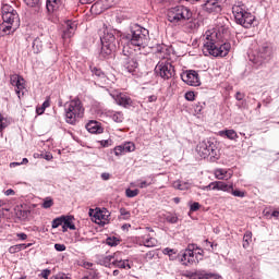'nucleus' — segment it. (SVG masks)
Listing matches in <instances>:
<instances>
[{
	"mask_svg": "<svg viewBox=\"0 0 279 279\" xmlns=\"http://www.w3.org/2000/svg\"><path fill=\"white\" fill-rule=\"evenodd\" d=\"M147 43H149V31L140 24H132L130 33L121 36L120 47L123 56H132L134 51L145 49Z\"/></svg>",
	"mask_w": 279,
	"mask_h": 279,
	"instance_id": "1",
	"label": "nucleus"
},
{
	"mask_svg": "<svg viewBox=\"0 0 279 279\" xmlns=\"http://www.w3.org/2000/svg\"><path fill=\"white\" fill-rule=\"evenodd\" d=\"M203 52L205 56H214V58H226L228 53H230V49H232V45L230 43H219L217 41V35L207 31L203 36Z\"/></svg>",
	"mask_w": 279,
	"mask_h": 279,
	"instance_id": "2",
	"label": "nucleus"
},
{
	"mask_svg": "<svg viewBox=\"0 0 279 279\" xmlns=\"http://www.w3.org/2000/svg\"><path fill=\"white\" fill-rule=\"evenodd\" d=\"M2 24L0 25V32L4 36L14 34L19 27H21V17L14 7L10 4H2L1 8Z\"/></svg>",
	"mask_w": 279,
	"mask_h": 279,
	"instance_id": "3",
	"label": "nucleus"
},
{
	"mask_svg": "<svg viewBox=\"0 0 279 279\" xmlns=\"http://www.w3.org/2000/svg\"><path fill=\"white\" fill-rule=\"evenodd\" d=\"M232 14L236 25H241L244 29H252V27H256L258 24L256 15H254L247 8V4L241 0L235 1L233 4Z\"/></svg>",
	"mask_w": 279,
	"mask_h": 279,
	"instance_id": "4",
	"label": "nucleus"
},
{
	"mask_svg": "<svg viewBox=\"0 0 279 279\" xmlns=\"http://www.w3.org/2000/svg\"><path fill=\"white\" fill-rule=\"evenodd\" d=\"M196 153L201 158H209L210 162H217L221 158L219 142L215 137H209L199 142Z\"/></svg>",
	"mask_w": 279,
	"mask_h": 279,
	"instance_id": "5",
	"label": "nucleus"
},
{
	"mask_svg": "<svg viewBox=\"0 0 279 279\" xmlns=\"http://www.w3.org/2000/svg\"><path fill=\"white\" fill-rule=\"evenodd\" d=\"M84 105H82L80 98L68 101L64 106L65 122L69 123V125H76L78 119L84 117Z\"/></svg>",
	"mask_w": 279,
	"mask_h": 279,
	"instance_id": "6",
	"label": "nucleus"
},
{
	"mask_svg": "<svg viewBox=\"0 0 279 279\" xmlns=\"http://www.w3.org/2000/svg\"><path fill=\"white\" fill-rule=\"evenodd\" d=\"M193 16L191 9L184 5H177L168 10V21L173 25H180Z\"/></svg>",
	"mask_w": 279,
	"mask_h": 279,
	"instance_id": "7",
	"label": "nucleus"
},
{
	"mask_svg": "<svg viewBox=\"0 0 279 279\" xmlns=\"http://www.w3.org/2000/svg\"><path fill=\"white\" fill-rule=\"evenodd\" d=\"M100 58H110L112 51L117 49V37H114V33L105 32L104 36L100 37Z\"/></svg>",
	"mask_w": 279,
	"mask_h": 279,
	"instance_id": "8",
	"label": "nucleus"
},
{
	"mask_svg": "<svg viewBox=\"0 0 279 279\" xmlns=\"http://www.w3.org/2000/svg\"><path fill=\"white\" fill-rule=\"evenodd\" d=\"M155 73L161 80H171L175 75V68L169 61H159L155 66Z\"/></svg>",
	"mask_w": 279,
	"mask_h": 279,
	"instance_id": "9",
	"label": "nucleus"
},
{
	"mask_svg": "<svg viewBox=\"0 0 279 279\" xmlns=\"http://www.w3.org/2000/svg\"><path fill=\"white\" fill-rule=\"evenodd\" d=\"M197 250V244H189L184 251L179 253V263L184 265V267H191L195 265V251Z\"/></svg>",
	"mask_w": 279,
	"mask_h": 279,
	"instance_id": "10",
	"label": "nucleus"
},
{
	"mask_svg": "<svg viewBox=\"0 0 279 279\" xmlns=\"http://www.w3.org/2000/svg\"><path fill=\"white\" fill-rule=\"evenodd\" d=\"M181 80H182V82L187 84V86H201L202 85V81H199V73H197V71H195V70H186V71L182 72Z\"/></svg>",
	"mask_w": 279,
	"mask_h": 279,
	"instance_id": "11",
	"label": "nucleus"
},
{
	"mask_svg": "<svg viewBox=\"0 0 279 279\" xmlns=\"http://www.w3.org/2000/svg\"><path fill=\"white\" fill-rule=\"evenodd\" d=\"M223 3H226V0H204L202 8L204 12H207L208 14H219Z\"/></svg>",
	"mask_w": 279,
	"mask_h": 279,
	"instance_id": "12",
	"label": "nucleus"
},
{
	"mask_svg": "<svg viewBox=\"0 0 279 279\" xmlns=\"http://www.w3.org/2000/svg\"><path fill=\"white\" fill-rule=\"evenodd\" d=\"M10 84L15 87V93L21 99L25 95V78L19 74H13L10 76Z\"/></svg>",
	"mask_w": 279,
	"mask_h": 279,
	"instance_id": "13",
	"label": "nucleus"
},
{
	"mask_svg": "<svg viewBox=\"0 0 279 279\" xmlns=\"http://www.w3.org/2000/svg\"><path fill=\"white\" fill-rule=\"evenodd\" d=\"M274 48L271 47V44L265 43L257 50V58H259V60H271Z\"/></svg>",
	"mask_w": 279,
	"mask_h": 279,
	"instance_id": "14",
	"label": "nucleus"
},
{
	"mask_svg": "<svg viewBox=\"0 0 279 279\" xmlns=\"http://www.w3.org/2000/svg\"><path fill=\"white\" fill-rule=\"evenodd\" d=\"M77 31V22L68 20L65 22V27L63 29L62 38H73L75 36V32Z\"/></svg>",
	"mask_w": 279,
	"mask_h": 279,
	"instance_id": "15",
	"label": "nucleus"
},
{
	"mask_svg": "<svg viewBox=\"0 0 279 279\" xmlns=\"http://www.w3.org/2000/svg\"><path fill=\"white\" fill-rule=\"evenodd\" d=\"M155 51L156 53H159V58L162 60H169V58H171V51H173V47L167 46L165 44H157Z\"/></svg>",
	"mask_w": 279,
	"mask_h": 279,
	"instance_id": "16",
	"label": "nucleus"
},
{
	"mask_svg": "<svg viewBox=\"0 0 279 279\" xmlns=\"http://www.w3.org/2000/svg\"><path fill=\"white\" fill-rule=\"evenodd\" d=\"M113 99L118 106H122V108H130L134 106V101L132 98L123 93H120L113 96Z\"/></svg>",
	"mask_w": 279,
	"mask_h": 279,
	"instance_id": "17",
	"label": "nucleus"
},
{
	"mask_svg": "<svg viewBox=\"0 0 279 279\" xmlns=\"http://www.w3.org/2000/svg\"><path fill=\"white\" fill-rule=\"evenodd\" d=\"M85 128L89 134H104V126L97 120H90Z\"/></svg>",
	"mask_w": 279,
	"mask_h": 279,
	"instance_id": "18",
	"label": "nucleus"
},
{
	"mask_svg": "<svg viewBox=\"0 0 279 279\" xmlns=\"http://www.w3.org/2000/svg\"><path fill=\"white\" fill-rule=\"evenodd\" d=\"M106 10H110V5H108L106 0H98L90 8L92 14H101Z\"/></svg>",
	"mask_w": 279,
	"mask_h": 279,
	"instance_id": "19",
	"label": "nucleus"
},
{
	"mask_svg": "<svg viewBox=\"0 0 279 279\" xmlns=\"http://www.w3.org/2000/svg\"><path fill=\"white\" fill-rule=\"evenodd\" d=\"M130 56L132 54L125 56L124 69H126L129 73H136V70L138 69V61Z\"/></svg>",
	"mask_w": 279,
	"mask_h": 279,
	"instance_id": "20",
	"label": "nucleus"
},
{
	"mask_svg": "<svg viewBox=\"0 0 279 279\" xmlns=\"http://www.w3.org/2000/svg\"><path fill=\"white\" fill-rule=\"evenodd\" d=\"M90 73L95 80H106V72L101 68L89 65Z\"/></svg>",
	"mask_w": 279,
	"mask_h": 279,
	"instance_id": "21",
	"label": "nucleus"
},
{
	"mask_svg": "<svg viewBox=\"0 0 279 279\" xmlns=\"http://www.w3.org/2000/svg\"><path fill=\"white\" fill-rule=\"evenodd\" d=\"M234 183H226L223 181H217L216 191H222L223 193H231Z\"/></svg>",
	"mask_w": 279,
	"mask_h": 279,
	"instance_id": "22",
	"label": "nucleus"
},
{
	"mask_svg": "<svg viewBox=\"0 0 279 279\" xmlns=\"http://www.w3.org/2000/svg\"><path fill=\"white\" fill-rule=\"evenodd\" d=\"M219 136L226 137L229 141H236L239 138V134L232 129L219 131Z\"/></svg>",
	"mask_w": 279,
	"mask_h": 279,
	"instance_id": "23",
	"label": "nucleus"
},
{
	"mask_svg": "<svg viewBox=\"0 0 279 279\" xmlns=\"http://www.w3.org/2000/svg\"><path fill=\"white\" fill-rule=\"evenodd\" d=\"M151 184H156V179L150 175L146 180H138L137 186L138 189H147L148 186H151Z\"/></svg>",
	"mask_w": 279,
	"mask_h": 279,
	"instance_id": "24",
	"label": "nucleus"
},
{
	"mask_svg": "<svg viewBox=\"0 0 279 279\" xmlns=\"http://www.w3.org/2000/svg\"><path fill=\"white\" fill-rule=\"evenodd\" d=\"M163 254H166V256H169L170 260H179L180 253L175 248L166 247L163 250Z\"/></svg>",
	"mask_w": 279,
	"mask_h": 279,
	"instance_id": "25",
	"label": "nucleus"
},
{
	"mask_svg": "<svg viewBox=\"0 0 279 279\" xmlns=\"http://www.w3.org/2000/svg\"><path fill=\"white\" fill-rule=\"evenodd\" d=\"M98 265H101L102 267H108L109 269L112 268V255L100 256L98 258Z\"/></svg>",
	"mask_w": 279,
	"mask_h": 279,
	"instance_id": "26",
	"label": "nucleus"
},
{
	"mask_svg": "<svg viewBox=\"0 0 279 279\" xmlns=\"http://www.w3.org/2000/svg\"><path fill=\"white\" fill-rule=\"evenodd\" d=\"M117 269H132V265H130V259H122L121 262H112V266Z\"/></svg>",
	"mask_w": 279,
	"mask_h": 279,
	"instance_id": "27",
	"label": "nucleus"
},
{
	"mask_svg": "<svg viewBox=\"0 0 279 279\" xmlns=\"http://www.w3.org/2000/svg\"><path fill=\"white\" fill-rule=\"evenodd\" d=\"M60 8V0H47L46 9L49 13L56 12Z\"/></svg>",
	"mask_w": 279,
	"mask_h": 279,
	"instance_id": "28",
	"label": "nucleus"
},
{
	"mask_svg": "<svg viewBox=\"0 0 279 279\" xmlns=\"http://www.w3.org/2000/svg\"><path fill=\"white\" fill-rule=\"evenodd\" d=\"M33 53H40L43 51V39L40 37H37L33 40L32 45Z\"/></svg>",
	"mask_w": 279,
	"mask_h": 279,
	"instance_id": "29",
	"label": "nucleus"
},
{
	"mask_svg": "<svg viewBox=\"0 0 279 279\" xmlns=\"http://www.w3.org/2000/svg\"><path fill=\"white\" fill-rule=\"evenodd\" d=\"M73 221H75L74 216H63V225L65 228H69V230H76L75 223H73Z\"/></svg>",
	"mask_w": 279,
	"mask_h": 279,
	"instance_id": "30",
	"label": "nucleus"
},
{
	"mask_svg": "<svg viewBox=\"0 0 279 279\" xmlns=\"http://www.w3.org/2000/svg\"><path fill=\"white\" fill-rule=\"evenodd\" d=\"M225 173H228L227 169L219 168L215 170V175L217 180H230L232 178V174L228 173L227 177H223Z\"/></svg>",
	"mask_w": 279,
	"mask_h": 279,
	"instance_id": "31",
	"label": "nucleus"
},
{
	"mask_svg": "<svg viewBox=\"0 0 279 279\" xmlns=\"http://www.w3.org/2000/svg\"><path fill=\"white\" fill-rule=\"evenodd\" d=\"M15 215H16L17 219L25 221V219H27V217H29V210L23 209L22 207H16Z\"/></svg>",
	"mask_w": 279,
	"mask_h": 279,
	"instance_id": "32",
	"label": "nucleus"
},
{
	"mask_svg": "<svg viewBox=\"0 0 279 279\" xmlns=\"http://www.w3.org/2000/svg\"><path fill=\"white\" fill-rule=\"evenodd\" d=\"M105 243L106 245H109V247H117V245L121 243V240H119L117 236H108Z\"/></svg>",
	"mask_w": 279,
	"mask_h": 279,
	"instance_id": "33",
	"label": "nucleus"
},
{
	"mask_svg": "<svg viewBox=\"0 0 279 279\" xmlns=\"http://www.w3.org/2000/svg\"><path fill=\"white\" fill-rule=\"evenodd\" d=\"M252 243V231H246L243 236V247L244 250H247L250 247V244Z\"/></svg>",
	"mask_w": 279,
	"mask_h": 279,
	"instance_id": "34",
	"label": "nucleus"
},
{
	"mask_svg": "<svg viewBox=\"0 0 279 279\" xmlns=\"http://www.w3.org/2000/svg\"><path fill=\"white\" fill-rule=\"evenodd\" d=\"M112 121H114V123H123V120L125 119L123 117V112L121 111H116L113 113L110 114Z\"/></svg>",
	"mask_w": 279,
	"mask_h": 279,
	"instance_id": "35",
	"label": "nucleus"
},
{
	"mask_svg": "<svg viewBox=\"0 0 279 279\" xmlns=\"http://www.w3.org/2000/svg\"><path fill=\"white\" fill-rule=\"evenodd\" d=\"M173 187L177 189L178 191H189L190 189L189 183L182 181H175L173 183Z\"/></svg>",
	"mask_w": 279,
	"mask_h": 279,
	"instance_id": "36",
	"label": "nucleus"
},
{
	"mask_svg": "<svg viewBox=\"0 0 279 279\" xmlns=\"http://www.w3.org/2000/svg\"><path fill=\"white\" fill-rule=\"evenodd\" d=\"M204 108H206V102L201 101L194 105L195 114H204Z\"/></svg>",
	"mask_w": 279,
	"mask_h": 279,
	"instance_id": "37",
	"label": "nucleus"
},
{
	"mask_svg": "<svg viewBox=\"0 0 279 279\" xmlns=\"http://www.w3.org/2000/svg\"><path fill=\"white\" fill-rule=\"evenodd\" d=\"M131 217H132V214L130 213V210L125 209V207L120 208L119 219H123L124 221H128L130 220Z\"/></svg>",
	"mask_w": 279,
	"mask_h": 279,
	"instance_id": "38",
	"label": "nucleus"
},
{
	"mask_svg": "<svg viewBox=\"0 0 279 279\" xmlns=\"http://www.w3.org/2000/svg\"><path fill=\"white\" fill-rule=\"evenodd\" d=\"M122 147L124 148V154H130L136 150V145H134L132 142L124 143Z\"/></svg>",
	"mask_w": 279,
	"mask_h": 279,
	"instance_id": "39",
	"label": "nucleus"
},
{
	"mask_svg": "<svg viewBox=\"0 0 279 279\" xmlns=\"http://www.w3.org/2000/svg\"><path fill=\"white\" fill-rule=\"evenodd\" d=\"M27 8H37L40 9V0H23Z\"/></svg>",
	"mask_w": 279,
	"mask_h": 279,
	"instance_id": "40",
	"label": "nucleus"
},
{
	"mask_svg": "<svg viewBox=\"0 0 279 279\" xmlns=\"http://www.w3.org/2000/svg\"><path fill=\"white\" fill-rule=\"evenodd\" d=\"M194 260H195V264L199 263V260H204V251L199 248V246H197V248L195 250Z\"/></svg>",
	"mask_w": 279,
	"mask_h": 279,
	"instance_id": "41",
	"label": "nucleus"
},
{
	"mask_svg": "<svg viewBox=\"0 0 279 279\" xmlns=\"http://www.w3.org/2000/svg\"><path fill=\"white\" fill-rule=\"evenodd\" d=\"M158 241L155 238H144L145 247H156Z\"/></svg>",
	"mask_w": 279,
	"mask_h": 279,
	"instance_id": "42",
	"label": "nucleus"
},
{
	"mask_svg": "<svg viewBox=\"0 0 279 279\" xmlns=\"http://www.w3.org/2000/svg\"><path fill=\"white\" fill-rule=\"evenodd\" d=\"M63 223H64V216L54 218V219L52 220L51 228H52V229L60 228V226H62Z\"/></svg>",
	"mask_w": 279,
	"mask_h": 279,
	"instance_id": "43",
	"label": "nucleus"
},
{
	"mask_svg": "<svg viewBox=\"0 0 279 279\" xmlns=\"http://www.w3.org/2000/svg\"><path fill=\"white\" fill-rule=\"evenodd\" d=\"M51 206H53V198H51V196H48L46 198H44V203L41 204V208H51Z\"/></svg>",
	"mask_w": 279,
	"mask_h": 279,
	"instance_id": "44",
	"label": "nucleus"
},
{
	"mask_svg": "<svg viewBox=\"0 0 279 279\" xmlns=\"http://www.w3.org/2000/svg\"><path fill=\"white\" fill-rule=\"evenodd\" d=\"M123 260V253L122 252H116L111 255V262L112 263H119Z\"/></svg>",
	"mask_w": 279,
	"mask_h": 279,
	"instance_id": "45",
	"label": "nucleus"
},
{
	"mask_svg": "<svg viewBox=\"0 0 279 279\" xmlns=\"http://www.w3.org/2000/svg\"><path fill=\"white\" fill-rule=\"evenodd\" d=\"M49 106H51V98L47 97L46 100L43 102L41 111H38V114H44L45 110H47V108H49Z\"/></svg>",
	"mask_w": 279,
	"mask_h": 279,
	"instance_id": "46",
	"label": "nucleus"
},
{
	"mask_svg": "<svg viewBox=\"0 0 279 279\" xmlns=\"http://www.w3.org/2000/svg\"><path fill=\"white\" fill-rule=\"evenodd\" d=\"M217 246H218L217 243L205 240V247L207 252H213L214 250H217Z\"/></svg>",
	"mask_w": 279,
	"mask_h": 279,
	"instance_id": "47",
	"label": "nucleus"
},
{
	"mask_svg": "<svg viewBox=\"0 0 279 279\" xmlns=\"http://www.w3.org/2000/svg\"><path fill=\"white\" fill-rule=\"evenodd\" d=\"M163 219L168 222V223H178V216L175 215H163Z\"/></svg>",
	"mask_w": 279,
	"mask_h": 279,
	"instance_id": "48",
	"label": "nucleus"
},
{
	"mask_svg": "<svg viewBox=\"0 0 279 279\" xmlns=\"http://www.w3.org/2000/svg\"><path fill=\"white\" fill-rule=\"evenodd\" d=\"M138 193H140V191L137 189L132 190L129 187L125 190V195H126V197H130V198L136 197L138 195Z\"/></svg>",
	"mask_w": 279,
	"mask_h": 279,
	"instance_id": "49",
	"label": "nucleus"
},
{
	"mask_svg": "<svg viewBox=\"0 0 279 279\" xmlns=\"http://www.w3.org/2000/svg\"><path fill=\"white\" fill-rule=\"evenodd\" d=\"M231 195H233V197H245V192L241 191V190H234V186L231 187Z\"/></svg>",
	"mask_w": 279,
	"mask_h": 279,
	"instance_id": "50",
	"label": "nucleus"
},
{
	"mask_svg": "<svg viewBox=\"0 0 279 279\" xmlns=\"http://www.w3.org/2000/svg\"><path fill=\"white\" fill-rule=\"evenodd\" d=\"M113 151L116 156H125V149L123 148V145L116 146Z\"/></svg>",
	"mask_w": 279,
	"mask_h": 279,
	"instance_id": "51",
	"label": "nucleus"
},
{
	"mask_svg": "<svg viewBox=\"0 0 279 279\" xmlns=\"http://www.w3.org/2000/svg\"><path fill=\"white\" fill-rule=\"evenodd\" d=\"M8 128V120L0 113V133Z\"/></svg>",
	"mask_w": 279,
	"mask_h": 279,
	"instance_id": "52",
	"label": "nucleus"
},
{
	"mask_svg": "<svg viewBox=\"0 0 279 279\" xmlns=\"http://www.w3.org/2000/svg\"><path fill=\"white\" fill-rule=\"evenodd\" d=\"M50 276H51V269L49 268L41 270V272L38 275L39 278H44V279H49Z\"/></svg>",
	"mask_w": 279,
	"mask_h": 279,
	"instance_id": "53",
	"label": "nucleus"
},
{
	"mask_svg": "<svg viewBox=\"0 0 279 279\" xmlns=\"http://www.w3.org/2000/svg\"><path fill=\"white\" fill-rule=\"evenodd\" d=\"M217 181L210 182L208 185L203 187V191H217Z\"/></svg>",
	"mask_w": 279,
	"mask_h": 279,
	"instance_id": "54",
	"label": "nucleus"
},
{
	"mask_svg": "<svg viewBox=\"0 0 279 279\" xmlns=\"http://www.w3.org/2000/svg\"><path fill=\"white\" fill-rule=\"evenodd\" d=\"M236 107L239 110H247V100H240V102L236 104Z\"/></svg>",
	"mask_w": 279,
	"mask_h": 279,
	"instance_id": "55",
	"label": "nucleus"
},
{
	"mask_svg": "<svg viewBox=\"0 0 279 279\" xmlns=\"http://www.w3.org/2000/svg\"><path fill=\"white\" fill-rule=\"evenodd\" d=\"M185 99L186 101H195V92H186Z\"/></svg>",
	"mask_w": 279,
	"mask_h": 279,
	"instance_id": "56",
	"label": "nucleus"
},
{
	"mask_svg": "<svg viewBox=\"0 0 279 279\" xmlns=\"http://www.w3.org/2000/svg\"><path fill=\"white\" fill-rule=\"evenodd\" d=\"M9 254H19L21 250L19 248V244L12 245L8 250Z\"/></svg>",
	"mask_w": 279,
	"mask_h": 279,
	"instance_id": "57",
	"label": "nucleus"
},
{
	"mask_svg": "<svg viewBox=\"0 0 279 279\" xmlns=\"http://www.w3.org/2000/svg\"><path fill=\"white\" fill-rule=\"evenodd\" d=\"M205 279H219V275L215 272H208L205 270Z\"/></svg>",
	"mask_w": 279,
	"mask_h": 279,
	"instance_id": "58",
	"label": "nucleus"
},
{
	"mask_svg": "<svg viewBox=\"0 0 279 279\" xmlns=\"http://www.w3.org/2000/svg\"><path fill=\"white\" fill-rule=\"evenodd\" d=\"M201 206H202V205H199L198 202H194V203L190 206V210H191L192 213H197V210H199Z\"/></svg>",
	"mask_w": 279,
	"mask_h": 279,
	"instance_id": "59",
	"label": "nucleus"
},
{
	"mask_svg": "<svg viewBox=\"0 0 279 279\" xmlns=\"http://www.w3.org/2000/svg\"><path fill=\"white\" fill-rule=\"evenodd\" d=\"M17 241H27V234L24 232H20L15 234Z\"/></svg>",
	"mask_w": 279,
	"mask_h": 279,
	"instance_id": "60",
	"label": "nucleus"
},
{
	"mask_svg": "<svg viewBox=\"0 0 279 279\" xmlns=\"http://www.w3.org/2000/svg\"><path fill=\"white\" fill-rule=\"evenodd\" d=\"M54 250L57 251V252H65L66 251V245H64V244H54Z\"/></svg>",
	"mask_w": 279,
	"mask_h": 279,
	"instance_id": "61",
	"label": "nucleus"
},
{
	"mask_svg": "<svg viewBox=\"0 0 279 279\" xmlns=\"http://www.w3.org/2000/svg\"><path fill=\"white\" fill-rule=\"evenodd\" d=\"M99 143L101 147H110L112 145V140H102Z\"/></svg>",
	"mask_w": 279,
	"mask_h": 279,
	"instance_id": "62",
	"label": "nucleus"
},
{
	"mask_svg": "<svg viewBox=\"0 0 279 279\" xmlns=\"http://www.w3.org/2000/svg\"><path fill=\"white\" fill-rule=\"evenodd\" d=\"M235 99H236V101H243V99H245V94L241 93V92H236Z\"/></svg>",
	"mask_w": 279,
	"mask_h": 279,
	"instance_id": "63",
	"label": "nucleus"
},
{
	"mask_svg": "<svg viewBox=\"0 0 279 279\" xmlns=\"http://www.w3.org/2000/svg\"><path fill=\"white\" fill-rule=\"evenodd\" d=\"M66 278H69V277H66V274L59 272L54 277H52L51 279H66Z\"/></svg>",
	"mask_w": 279,
	"mask_h": 279,
	"instance_id": "64",
	"label": "nucleus"
}]
</instances>
